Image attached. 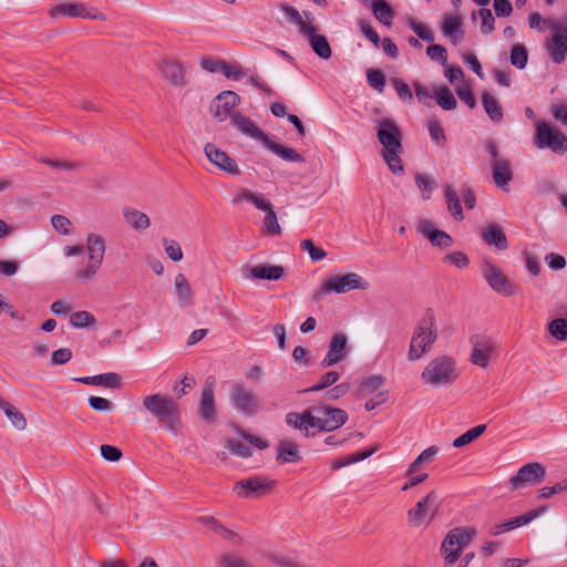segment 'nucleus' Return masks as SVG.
Segmentation results:
<instances>
[{
  "label": "nucleus",
  "instance_id": "obj_1",
  "mask_svg": "<svg viewBox=\"0 0 567 567\" xmlns=\"http://www.w3.org/2000/svg\"><path fill=\"white\" fill-rule=\"evenodd\" d=\"M437 340L436 316L432 308L426 309L422 320L413 330L406 358L410 362L421 360Z\"/></svg>",
  "mask_w": 567,
  "mask_h": 567
},
{
  "label": "nucleus",
  "instance_id": "obj_2",
  "mask_svg": "<svg viewBox=\"0 0 567 567\" xmlns=\"http://www.w3.org/2000/svg\"><path fill=\"white\" fill-rule=\"evenodd\" d=\"M460 377L455 358L440 354L432 358L421 372V381L430 388H449Z\"/></svg>",
  "mask_w": 567,
  "mask_h": 567
},
{
  "label": "nucleus",
  "instance_id": "obj_3",
  "mask_svg": "<svg viewBox=\"0 0 567 567\" xmlns=\"http://www.w3.org/2000/svg\"><path fill=\"white\" fill-rule=\"evenodd\" d=\"M85 249L87 261L73 274V279L80 284L93 281L100 272L106 254V240L97 233H89L85 237Z\"/></svg>",
  "mask_w": 567,
  "mask_h": 567
},
{
  "label": "nucleus",
  "instance_id": "obj_4",
  "mask_svg": "<svg viewBox=\"0 0 567 567\" xmlns=\"http://www.w3.org/2000/svg\"><path fill=\"white\" fill-rule=\"evenodd\" d=\"M473 527H455L447 532L440 546L444 567H452L462 556L464 548L476 535Z\"/></svg>",
  "mask_w": 567,
  "mask_h": 567
},
{
  "label": "nucleus",
  "instance_id": "obj_5",
  "mask_svg": "<svg viewBox=\"0 0 567 567\" xmlns=\"http://www.w3.org/2000/svg\"><path fill=\"white\" fill-rule=\"evenodd\" d=\"M142 404L148 414L165 424L168 430H175L179 421V410L171 396L162 393L150 394L144 396Z\"/></svg>",
  "mask_w": 567,
  "mask_h": 567
},
{
  "label": "nucleus",
  "instance_id": "obj_6",
  "mask_svg": "<svg viewBox=\"0 0 567 567\" xmlns=\"http://www.w3.org/2000/svg\"><path fill=\"white\" fill-rule=\"evenodd\" d=\"M370 282L357 272H348L342 276H334L327 279L321 288L317 290L312 299L319 301L323 296L334 293H347L352 290H368Z\"/></svg>",
  "mask_w": 567,
  "mask_h": 567
},
{
  "label": "nucleus",
  "instance_id": "obj_7",
  "mask_svg": "<svg viewBox=\"0 0 567 567\" xmlns=\"http://www.w3.org/2000/svg\"><path fill=\"white\" fill-rule=\"evenodd\" d=\"M441 506L437 492L431 491L408 511V522L413 528H425L435 518Z\"/></svg>",
  "mask_w": 567,
  "mask_h": 567
},
{
  "label": "nucleus",
  "instance_id": "obj_8",
  "mask_svg": "<svg viewBox=\"0 0 567 567\" xmlns=\"http://www.w3.org/2000/svg\"><path fill=\"white\" fill-rule=\"evenodd\" d=\"M228 398L235 411L246 416H254L261 410L256 393L244 382H234L228 390Z\"/></svg>",
  "mask_w": 567,
  "mask_h": 567
},
{
  "label": "nucleus",
  "instance_id": "obj_9",
  "mask_svg": "<svg viewBox=\"0 0 567 567\" xmlns=\"http://www.w3.org/2000/svg\"><path fill=\"white\" fill-rule=\"evenodd\" d=\"M535 145L538 148H550L555 153L564 154L567 151V137L558 128L551 127L547 122L536 124Z\"/></svg>",
  "mask_w": 567,
  "mask_h": 567
},
{
  "label": "nucleus",
  "instance_id": "obj_10",
  "mask_svg": "<svg viewBox=\"0 0 567 567\" xmlns=\"http://www.w3.org/2000/svg\"><path fill=\"white\" fill-rule=\"evenodd\" d=\"M313 412L315 427L320 431H333L341 427L348 420L344 410L329 405H319L311 408Z\"/></svg>",
  "mask_w": 567,
  "mask_h": 567
},
{
  "label": "nucleus",
  "instance_id": "obj_11",
  "mask_svg": "<svg viewBox=\"0 0 567 567\" xmlns=\"http://www.w3.org/2000/svg\"><path fill=\"white\" fill-rule=\"evenodd\" d=\"M470 342L472 344L470 362L482 369L487 368L496 353V341L491 337L476 334L470 339Z\"/></svg>",
  "mask_w": 567,
  "mask_h": 567
},
{
  "label": "nucleus",
  "instance_id": "obj_12",
  "mask_svg": "<svg viewBox=\"0 0 567 567\" xmlns=\"http://www.w3.org/2000/svg\"><path fill=\"white\" fill-rule=\"evenodd\" d=\"M49 14L52 19L63 16L70 18L106 20V17L103 13L92 12V9L82 2H65L56 4L49 10Z\"/></svg>",
  "mask_w": 567,
  "mask_h": 567
},
{
  "label": "nucleus",
  "instance_id": "obj_13",
  "mask_svg": "<svg viewBox=\"0 0 567 567\" xmlns=\"http://www.w3.org/2000/svg\"><path fill=\"white\" fill-rule=\"evenodd\" d=\"M275 487V482L267 477L254 476L237 482L234 491L244 498L260 497L266 495Z\"/></svg>",
  "mask_w": 567,
  "mask_h": 567
},
{
  "label": "nucleus",
  "instance_id": "obj_14",
  "mask_svg": "<svg viewBox=\"0 0 567 567\" xmlns=\"http://www.w3.org/2000/svg\"><path fill=\"white\" fill-rule=\"evenodd\" d=\"M483 276L488 286L498 293L509 297L517 292V287L509 281L502 269L491 262L485 264Z\"/></svg>",
  "mask_w": 567,
  "mask_h": 567
},
{
  "label": "nucleus",
  "instance_id": "obj_15",
  "mask_svg": "<svg viewBox=\"0 0 567 567\" xmlns=\"http://www.w3.org/2000/svg\"><path fill=\"white\" fill-rule=\"evenodd\" d=\"M545 476L546 470L544 465L537 462L527 463L509 480V484L514 489H517L526 485L539 484L544 481Z\"/></svg>",
  "mask_w": 567,
  "mask_h": 567
},
{
  "label": "nucleus",
  "instance_id": "obj_16",
  "mask_svg": "<svg viewBox=\"0 0 567 567\" xmlns=\"http://www.w3.org/2000/svg\"><path fill=\"white\" fill-rule=\"evenodd\" d=\"M377 137L380 144L388 150H403L401 144V130L392 118H384L378 123Z\"/></svg>",
  "mask_w": 567,
  "mask_h": 567
},
{
  "label": "nucleus",
  "instance_id": "obj_17",
  "mask_svg": "<svg viewBox=\"0 0 567 567\" xmlns=\"http://www.w3.org/2000/svg\"><path fill=\"white\" fill-rule=\"evenodd\" d=\"M240 97L234 91H224L219 93L212 102L210 110L215 118L223 122L231 120V115L237 113L234 109L239 104Z\"/></svg>",
  "mask_w": 567,
  "mask_h": 567
},
{
  "label": "nucleus",
  "instance_id": "obj_18",
  "mask_svg": "<svg viewBox=\"0 0 567 567\" xmlns=\"http://www.w3.org/2000/svg\"><path fill=\"white\" fill-rule=\"evenodd\" d=\"M553 40L547 45V51L555 63H563L567 54V27L555 20L550 23Z\"/></svg>",
  "mask_w": 567,
  "mask_h": 567
},
{
  "label": "nucleus",
  "instance_id": "obj_19",
  "mask_svg": "<svg viewBox=\"0 0 567 567\" xmlns=\"http://www.w3.org/2000/svg\"><path fill=\"white\" fill-rule=\"evenodd\" d=\"M204 153L207 159L220 171L230 175H239L240 169L234 158L226 152L217 147L213 143H207L204 147Z\"/></svg>",
  "mask_w": 567,
  "mask_h": 567
},
{
  "label": "nucleus",
  "instance_id": "obj_20",
  "mask_svg": "<svg viewBox=\"0 0 567 567\" xmlns=\"http://www.w3.org/2000/svg\"><path fill=\"white\" fill-rule=\"evenodd\" d=\"M286 270L279 265L260 264L241 267V275L246 280H279Z\"/></svg>",
  "mask_w": 567,
  "mask_h": 567
},
{
  "label": "nucleus",
  "instance_id": "obj_21",
  "mask_svg": "<svg viewBox=\"0 0 567 567\" xmlns=\"http://www.w3.org/2000/svg\"><path fill=\"white\" fill-rule=\"evenodd\" d=\"M215 379L209 377L202 389L198 413L207 422H214L216 417L214 399Z\"/></svg>",
  "mask_w": 567,
  "mask_h": 567
},
{
  "label": "nucleus",
  "instance_id": "obj_22",
  "mask_svg": "<svg viewBox=\"0 0 567 567\" xmlns=\"http://www.w3.org/2000/svg\"><path fill=\"white\" fill-rule=\"evenodd\" d=\"M347 344L348 339L347 336L343 333H337L332 336L330 343H329V350L324 358L321 361V365L323 368L331 367L336 363H339L347 357Z\"/></svg>",
  "mask_w": 567,
  "mask_h": 567
},
{
  "label": "nucleus",
  "instance_id": "obj_23",
  "mask_svg": "<svg viewBox=\"0 0 567 567\" xmlns=\"http://www.w3.org/2000/svg\"><path fill=\"white\" fill-rule=\"evenodd\" d=\"M230 122L241 134L258 140L262 144L269 138L252 120L241 113H234Z\"/></svg>",
  "mask_w": 567,
  "mask_h": 567
},
{
  "label": "nucleus",
  "instance_id": "obj_24",
  "mask_svg": "<svg viewBox=\"0 0 567 567\" xmlns=\"http://www.w3.org/2000/svg\"><path fill=\"white\" fill-rule=\"evenodd\" d=\"M122 215L124 221L136 233L143 234L151 226L148 215L134 207H123Z\"/></svg>",
  "mask_w": 567,
  "mask_h": 567
},
{
  "label": "nucleus",
  "instance_id": "obj_25",
  "mask_svg": "<svg viewBox=\"0 0 567 567\" xmlns=\"http://www.w3.org/2000/svg\"><path fill=\"white\" fill-rule=\"evenodd\" d=\"M491 166L493 181L496 186L508 190V183L513 179L511 162L507 158H496Z\"/></svg>",
  "mask_w": 567,
  "mask_h": 567
},
{
  "label": "nucleus",
  "instance_id": "obj_26",
  "mask_svg": "<svg viewBox=\"0 0 567 567\" xmlns=\"http://www.w3.org/2000/svg\"><path fill=\"white\" fill-rule=\"evenodd\" d=\"M276 460L281 464L297 463L301 460L299 444L292 440H281L277 445Z\"/></svg>",
  "mask_w": 567,
  "mask_h": 567
},
{
  "label": "nucleus",
  "instance_id": "obj_27",
  "mask_svg": "<svg viewBox=\"0 0 567 567\" xmlns=\"http://www.w3.org/2000/svg\"><path fill=\"white\" fill-rule=\"evenodd\" d=\"M198 522L203 524L205 527L209 528L214 533H216L218 536L223 537L224 539L233 543L238 544L240 543V537L237 533L230 530L225 525H223L219 520H217L213 516H202L198 518Z\"/></svg>",
  "mask_w": 567,
  "mask_h": 567
},
{
  "label": "nucleus",
  "instance_id": "obj_28",
  "mask_svg": "<svg viewBox=\"0 0 567 567\" xmlns=\"http://www.w3.org/2000/svg\"><path fill=\"white\" fill-rule=\"evenodd\" d=\"M482 238L485 244L495 246L499 250L507 248L508 243L503 229L497 224H488L482 229Z\"/></svg>",
  "mask_w": 567,
  "mask_h": 567
},
{
  "label": "nucleus",
  "instance_id": "obj_29",
  "mask_svg": "<svg viewBox=\"0 0 567 567\" xmlns=\"http://www.w3.org/2000/svg\"><path fill=\"white\" fill-rule=\"evenodd\" d=\"M286 423L289 426L305 431L307 436L308 431L315 427L313 412L311 409H307L302 413L290 412L286 415Z\"/></svg>",
  "mask_w": 567,
  "mask_h": 567
},
{
  "label": "nucleus",
  "instance_id": "obj_30",
  "mask_svg": "<svg viewBox=\"0 0 567 567\" xmlns=\"http://www.w3.org/2000/svg\"><path fill=\"white\" fill-rule=\"evenodd\" d=\"M75 381L87 385H103L111 389H118L121 386V377L114 372L76 378Z\"/></svg>",
  "mask_w": 567,
  "mask_h": 567
},
{
  "label": "nucleus",
  "instance_id": "obj_31",
  "mask_svg": "<svg viewBox=\"0 0 567 567\" xmlns=\"http://www.w3.org/2000/svg\"><path fill=\"white\" fill-rule=\"evenodd\" d=\"M161 72L164 78L174 86H183L185 78L183 68L179 63L171 60H164L161 64Z\"/></svg>",
  "mask_w": 567,
  "mask_h": 567
},
{
  "label": "nucleus",
  "instance_id": "obj_32",
  "mask_svg": "<svg viewBox=\"0 0 567 567\" xmlns=\"http://www.w3.org/2000/svg\"><path fill=\"white\" fill-rule=\"evenodd\" d=\"M442 32L445 37L450 38L453 43H457L464 37L462 18L457 14L445 16L442 24Z\"/></svg>",
  "mask_w": 567,
  "mask_h": 567
},
{
  "label": "nucleus",
  "instance_id": "obj_33",
  "mask_svg": "<svg viewBox=\"0 0 567 567\" xmlns=\"http://www.w3.org/2000/svg\"><path fill=\"white\" fill-rule=\"evenodd\" d=\"M270 152L287 162L303 163L305 158L295 148L284 146L268 138L264 144Z\"/></svg>",
  "mask_w": 567,
  "mask_h": 567
},
{
  "label": "nucleus",
  "instance_id": "obj_34",
  "mask_svg": "<svg viewBox=\"0 0 567 567\" xmlns=\"http://www.w3.org/2000/svg\"><path fill=\"white\" fill-rule=\"evenodd\" d=\"M174 290L178 302L182 306H189L193 299V290L188 279L183 274H177L174 278Z\"/></svg>",
  "mask_w": 567,
  "mask_h": 567
},
{
  "label": "nucleus",
  "instance_id": "obj_35",
  "mask_svg": "<svg viewBox=\"0 0 567 567\" xmlns=\"http://www.w3.org/2000/svg\"><path fill=\"white\" fill-rule=\"evenodd\" d=\"M302 34L309 38L310 45L318 56L324 60L331 56V48L324 35L316 34V31Z\"/></svg>",
  "mask_w": 567,
  "mask_h": 567
},
{
  "label": "nucleus",
  "instance_id": "obj_36",
  "mask_svg": "<svg viewBox=\"0 0 567 567\" xmlns=\"http://www.w3.org/2000/svg\"><path fill=\"white\" fill-rule=\"evenodd\" d=\"M371 9L377 20L385 25H390L394 18V11L384 0H371Z\"/></svg>",
  "mask_w": 567,
  "mask_h": 567
},
{
  "label": "nucleus",
  "instance_id": "obj_37",
  "mask_svg": "<svg viewBox=\"0 0 567 567\" xmlns=\"http://www.w3.org/2000/svg\"><path fill=\"white\" fill-rule=\"evenodd\" d=\"M482 104L488 117L493 122H501L503 120V109L498 101L488 92L482 94Z\"/></svg>",
  "mask_w": 567,
  "mask_h": 567
},
{
  "label": "nucleus",
  "instance_id": "obj_38",
  "mask_svg": "<svg viewBox=\"0 0 567 567\" xmlns=\"http://www.w3.org/2000/svg\"><path fill=\"white\" fill-rule=\"evenodd\" d=\"M281 11L285 13L287 20L293 24H297L299 27L300 33H311L312 31H316V28L309 23H306L302 19V16L299 13V11L288 4H281L280 7Z\"/></svg>",
  "mask_w": 567,
  "mask_h": 567
},
{
  "label": "nucleus",
  "instance_id": "obj_39",
  "mask_svg": "<svg viewBox=\"0 0 567 567\" xmlns=\"http://www.w3.org/2000/svg\"><path fill=\"white\" fill-rule=\"evenodd\" d=\"M0 409L7 415L13 427L19 431H23L27 427L25 417L11 403L2 400L0 401Z\"/></svg>",
  "mask_w": 567,
  "mask_h": 567
},
{
  "label": "nucleus",
  "instance_id": "obj_40",
  "mask_svg": "<svg viewBox=\"0 0 567 567\" xmlns=\"http://www.w3.org/2000/svg\"><path fill=\"white\" fill-rule=\"evenodd\" d=\"M444 193L449 212L454 216L456 220H463L464 215L455 189L451 185H446Z\"/></svg>",
  "mask_w": 567,
  "mask_h": 567
},
{
  "label": "nucleus",
  "instance_id": "obj_41",
  "mask_svg": "<svg viewBox=\"0 0 567 567\" xmlns=\"http://www.w3.org/2000/svg\"><path fill=\"white\" fill-rule=\"evenodd\" d=\"M439 453V447L432 445L425 449L409 466L406 471V475H411L420 470L423 464L431 463L436 454Z\"/></svg>",
  "mask_w": 567,
  "mask_h": 567
},
{
  "label": "nucleus",
  "instance_id": "obj_42",
  "mask_svg": "<svg viewBox=\"0 0 567 567\" xmlns=\"http://www.w3.org/2000/svg\"><path fill=\"white\" fill-rule=\"evenodd\" d=\"M433 91H434L437 104L442 109L450 111V110H454L456 107V100L449 87L435 86Z\"/></svg>",
  "mask_w": 567,
  "mask_h": 567
},
{
  "label": "nucleus",
  "instance_id": "obj_43",
  "mask_svg": "<svg viewBox=\"0 0 567 567\" xmlns=\"http://www.w3.org/2000/svg\"><path fill=\"white\" fill-rule=\"evenodd\" d=\"M385 383V378L382 375H372L361 382L358 392L361 396H365L377 392Z\"/></svg>",
  "mask_w": 567,
  "mask_h": 567
},
{
  "label": "nucleus",
  "instance_id": "obj_44",
  "mask_svg": "<svg viewBox=\"0 0 567 567\" xmlns=\"http://www.w3.org/2000/svg\"><path fill=\"white\" fill-rule=\"evenodd\" d=\"M485 430H486L485 424H480V425H476V426L470 429L464 434H462L461 436L456 437L453 441V446L456 449H460V447H463V446L472 443L474 440L480 437L485 432Z\"/></svg>",
  "mask_w": 567,
  "mask_h": 567
},
{
  "label": "nucleus",
  "instance_id": "obj_45",
  "mask_svg": "<svg viewBox=\"0 0 567 567\" xmlns=\"http://www.w3.org/2000/svg\"><path fill=\"white\" fill-rule=\"evenodd\" d=\"M95 323L94 316L85 310L75 311L70 316V324L76 329L93 327Z\"/></svg>",
  "mask_w": 567,
  "mask_h": 567
},
{
  "label": "nucleus",
  "instance_id": "obj_46",
  "mask_svg": "<svg viewBox=\"0 0 567 567\" xmlns=\"http://www.w3.org/2000/svg\"><path fill=\"white\" fill-rule=\"evenodd\" d=\"M375 450L377 449L373 447L368 451L354 453V454L348 455L346 457L334 460L331 464V467H332V470H339V468L348 466L352 463L363 461V460L368 458L369 456H371L375 452Z\"/></svg>",
  "mask_w": 567,
  "mask_h": 567
},
{
  "label": "nucleus",
  "instance_id": "obj_47",
  "mask_svg": "<svg viewBox=\"0 0 567 567\" xmlns=\"http://www.w3.org/2000/svg\"><path fill=\"white\" fill-rule=\"evenodd\" d=\"M402 150H388L382 152V156L393 174H402L404 168L400 158Z\"/></svg>",
  "mask_w": 567,
  "mask_h": 567
},
{
  "label": "nucleus",
  "instance_id": "obj_48",
  "mask_svg": "<svg viewBox=\"0 0 567 567\" xmlns=\"http://www.w3.org/2000/svg\"><path fill=\"white\" fill-rule=\"evenodd\" d=\"M415 183L419 189L423 193V198L429 199L433 189L437 186L435 179L427 174H417Z\"/></svg>",
  "mask_w": 567,
  "mask_h": 567
},
{
  "label": "nucleus",
  "instance_id": "obj_49",
  "mask_svg": "<svg viewBox=\"0 0 567 567\" xmlns=\"http://www.w3.org/2000/svg\"><path fill=\"white\" fill-rule=\"evenodd\" d=\"M427 239L433 246L440 248H447L453 245L452 237L447 233L440 229H435L429 234Z\"/></svg>",
  "mask_w": 567,
  "mask_h": 567
},
{
  "label": "nucleus",
  "instance_id": "obj_50",
  "mask_svg": "<svg viewBox=\"0 0 567 567\" xmlns=\"http://www.w3.org/2000/svg\"><path fill=\"white\" fill-rule=\"evenodd\" d=\"M548 331L558 340H567V320L563 318L554 319L548 324Z\"/></svg>",
  "mask_w": 567,
  "mask_h": 567
},
{
  "label": "nucleus",
  "instance_id": "obj_51",
  "mask_svg": "<svg viewBox=\"0 0 567 567\" xmlns=\"http://www.w3.org/2000/svg\"><path fill=\"white\" fill-rule=\"evenodd\" d=\"M528 60L527 50L522 44H516L512 48L511 52V63L518 68L523 69L525 68Z\"/></svg>",
  "mask_w": 567,
  "mask_h": 567
},
{
  "label": "nucleus",
  "instance_id": "obj_52",
  "mask_svg": "<svg viewBox=\"0 0 567 567\" xmlns=\"http://www.w3.org/2000/svg\"><path fill=\"white\" fill-rule=\"evenodd\" d=\"M164 250L169 259L173 261H181L183 259V250L181 245L174 239L163 238Z\"/></svg>",
  "mask_w": 567,
  "mask_h": 567
},
{
  "label": "nucleus",
  "instance_id": "obj_53",
  "mask_svg": "<svg viewBox=\"0 0 567 567\" xmlns=\"http://www.w3.org/2000/svg\"><path fill=\"white\" fill-rule=\"evenodd\" d=\"M262 226L264 229L270 235H279L281 233V227L278 223L274 207L266 212Z\"/></svg>",
  "mask_w": 567,
  "mask_h": 567
},
{
  "label": "nucleus",
  "instance_id": "obj_54",
  "mask_svg": "<svg viewBox=\"0 0 567 567\" xmlns=\"http://www.w3.org/2000/svg\"><path fill=\"white\" fill-rule=\"evenodd\" d=\"M544 509H535L530 511L524 515L512 518L511 520L505 523V529H514L522 525H525L536 518Z\"/></svg>",
  "mask_w": 567,
  "mask_h": 567
},
{
  "label": "nucleus",
  "instance_id": "obj_55",
  "mask_svg": "<svg viewBox=\"0 0 567 567\" xmlns=\"http://www.w3.org/2000/svg\"><path fill=\"white\" fill-rule=\"evenodd\" d=\"M409 25L420 39L427 41V42L434 41V33L432 32V30L430 28L415 21L412 18L409 19Z\"/></svg>",
  "mask_w": 567,
  "mask_h": 567
},
{
  "label": "nucleus",
  "instance_id": "obj_56",
  "mask_svg": "<svg viewBox=\"0 0 567 567\" xmlns=\"http://www.w3.org/2000/svg\"><path fill=\"white\" fill-rule=\"evenodd\" d=\"M52 227L60 234L66 236L71 233V220L63 215H53L51 218Z\"/></svg>",
  "mask_w": 567,
  "mask_h": 567
},
{
  "label": "nucleus",
  "instance_id": "obj_57",
  "mask_svg": "<svg viewBox=\"0 0 567 567\" xmlns=\"http://www.w3.org/2000/svg\"><path fill=\"white\" fill-rule=\"evenodd\" d=\"M367 80L370 86L375 89L378 92H383L385 85V76L379 70H369L367 73Z\"/></svg>",
  "mask_w": 567,
  "mask_h": 567
},
{
  "label": "nucleus",
  "instance_id": "obj_58",
  "mask_svg": "<svg viewBox=\"0 0 567 567\" xmlns=\"http://www.w3.org/2000/svg\"><path fill=\"white\" fill-rule=\"evenodd\" d=\"M300 247L310 255L313 261L322 260L327 256V252L322 248L316 247L310 239L302 240Z\"/></svg>",
  "mask_w": 567,
  "mask_h": 567
},
{
  "label": "nucleus",
  "instance_id": "obj_59",
  "mask_svg": "<svg viewBox=\"0 0 567 567\" xmlns=\"http://www.w3.org/2000/svg\"><path fill=\"white\" fill-rule=\"evenodd\" d=\"M339 377L340 375L337 371H329L321 377L318 384L311 386L310 389H308V391H311V392L321 391V390L334 384L339 380Z\"/></svg>",
  "mask_w": 567,
  "mask_h": 567
},
{
  "label": "nucleus",
  "instance_id": "obj_60",
  "mask_svg": "<svg viewBox=\"0 0 567 567\" xmlns=\"http://www.w3.org/2000/svg\"><path fill=\"white\" fill-rule=\"evenodd\" d=\"M427 56L433 61H440L443 65L447 63L446 49L440 44H431L426 49Z\"/></svg>",
  "mask_w": 567,
  "mask_h": 567
},
{
  "label": "nucleus",
  "instance_id": "obj_61",
  "mask_svg": "<svg viewBox=\"0 0 567 567\" xmlns=\"http://www.w3.org/2000/svg\"><path fill=\"white\" fill-rule=\"evenodd\" d=\"M226 447L230 451V453L239 456V457H249L251 455L250 449L243 442L228 440L226 442Z\"/></svg>",
  "mask_w": 567,
  "mask_h": 567
},
{
  "label": "nucleus",
  "instance_id": "obj_62",
  "mask_svg": "<svg viewBox=\"0 0 567 567\" xmlns=\"http://www.w3.org/2000/svg\"><path fill=\"white\" fill-rule=\"evenodd\" d=\"M391 83L393 84L398 95L402 101H412L413 94L406 83H404L402 80L398 78L391 79Z\"/></svg>",
  "mask_w": 567,
  "mask_h": 567
},
{
  "label": "nucleus",
  "instance_id": "obj_63",
  "mask_svg": "<svg viewBox=\"0 0 567 567\" xmlns=\"http://www.w3.org/2000/svg\"><path fill=\"white\" fill-rule=\"evenodd\" d=\"M429 133L437 144H443L446 140L444 131L437 120L432 118L429 121Z\"/></svg>",
  "mask_w": 567,
  "mask_h": 567
},
{
  "label": "nucleus",
  "instance_id": "obj_64",
  "mask_svg": "<svg viewBox=\"0 0 567 567\" xmlns=\"http://www.w3.org/2000/svg\"><path fill=\"white\" fill-rule=\"evenodd\" d=\"M223 567H255L247 559L236 556V555H226L223 557Z\"/></svg>",
  "mask_w": 567,
  "mask_h": 567
}]
</instances>
